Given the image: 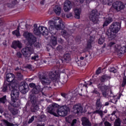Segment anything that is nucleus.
Wrapping results in <instances>:
<instances>
[{
    "mask_svg": "<svg viewBox=\"0 0 126 126\" xmlns=\"http://www.w3.org/2000/svg\"><path fill=\"white\" fill-rule=\"evenodd\" d=\"M49 31L51 34H56V30L60 31L64 29V24L62 19L59 17H54L48 22Z\"/></svg>",
    "mask_w": 126,
    "mask_h": 126,
    "instance_id": "f257e3e1",
    "label": "nucleus"
},
{
    "mask_svg": "<svg viewBox=\"0 0 126 126\" xmlns=\"http://www.w3.org/2000/svg\"><path fill=\"white\" fill-rule=\"evenodd\" d=\"M58 104L54 103L47 108V111L48 113L55 117H65L68 113V108L65 106H62L60 108H58Z\"/></svg>",
    "mask_w": 126,
    "mask_h": 126,
    "instance_id": "f03ea898",
    "label": "nucleus"
},
{
    "mask_svg": "<svg viewBox=\"0 0 126 126\" xmlns=\"http://www.w3.org/2000/svg\"><path fill=\"white\" fill-rule=\"evenodd\" d=\"M58 75L59 72H57L56 70H54L51 71L46 74L40 76L39 77V79L42 85H43L44 87H47L48 85H50L52 80H55L57 79Z\"/></svg>",
    "mask_w": 126,
    "mask_h": 126,
    "instance_id": "7ed1b4c3",
    "label": "nucleus"
},
{
    "mask_svg": "<svg viewBox=\"0 0 126 126\" xmlns=\"http://www.w3.org/2000/svg\"><path fill=\"white\" fill-rule=\"evenodd\" d=\"M122 28V24L120 22H116L113 23L110 26V29L107 32V36L110 40H113L116 38V34L118 33Z\"/></svg>",
    "mask_w": 126,
    "mask_h": 126,
    "instance_id": "20e7f679",
    "label": "nucleus"
},
{
    "mask_svg": "<svg viewBox=\"0 0 126 126\" xmlns=\"http://www.w3.org/2000/svg\"><path fill=\"white\" fill-rule=\"evenodd\" d=\"M12 90L11 93V105L13 107H18L20 104V100L18 99L19 97V92L17 90V87H12Z\"/></svg>",
    "mask_w": 126,
    "mask_h": 126,
    "instance_id": "39448f33",
    "label": "nucleus"
},
{
    "mask_svg": "<svg viewBox=\"0 0 126 126\" xmlns=\"http://www.w3.org/2000/svg\"><path fill=\"white\" fill-rule=\"evenodd\" d=\"M29 87L31 88H33L32 91L30 93V98L31 101H34L36 99L35 94H38L41 91V87L39 85L36 87V85L34 83H30Z\"/></svg>",
    "mask_w": 126,
    "mask_h": 126,
    "instance_id": "423d86ee",
    "label": "nucleus"
},
{
    "mask_svg": "<svg viewBox=\"0 0 126 126\" xmlns=\"http://www.w3.org/2000/svg\"><path fill=\"white\" fill-rule=\"evenodd\" d=\"M34 30L33 33L35 35H43V36H46L49 34V31H48V29L44 27H38L37 26V24L34 25Z\"/></svg>",
    "mask_w": 126,
    "mask_h": 126,
    "instance_id": "0eeeda50",
    "label": "nucleus"
},
{
    "mask_svg": "<svg viewBox=\"0 0 126 126\" xmlns=\"http://www.w3.org/2000/svg\"><path fill=\"white\" fill-rule=\"evenodd\" d=\"M78 89H76L75 91H73L72 93L69 94H61V96L64 98L65 101L66 102H68L69 101H72L73 97H76L78 95V92H77Z\"/></svg>",
    "mask_w": 126,
    "mask_h": 126,
    "instance_id": "6e6552de",
    "label": "nucleus"
},
{
    "mask_svg": "<svg viewBox=\"0 0 126 126\" xmlns=\"http://www.w3.org/2000/svg\"><path fill=\"white\" fill-rule=\"evenodd\" d=\"M89 18L90 20L94 24L99 23V20L98 19V11L96 9L92 11Z\"/></svg>",
    "mask_w": 126,
    "mask_h": 126,
    "instance_id": "1a4fd4ad",
    "label": "nucleus"
},
{
    "mask_svg": "<svg viewBox=\"0 0 126 126\" xmlns=\"http://www.w3.org/2000/svg\"><path fill=\"white\" fill-rule=\"evenodd\" d=\"M21 52L23 56L26 58V57H27L29 54L30 55H32V54L34 53V49H33V48L32 47H27L23 48Z\"/></svg>",
    "mask_w": 126,
    "mask_h": 126,
    "instance_id": "9d476101",
    "label": "nucleus"
},
{
    "mask_svg": "<svg viewBox=\"0 0 126 126\" xmlns=\"http://www.w3.org/2000/svg\"><path fill=\"white\" fill-rule=\"evenodd\" d=\"M98 88L102 92L103 97H107L108 95L107 91L109 89V86H106L104 84H99L98 85Z\"/></svg>",
    "mask_w": 126,
    "mask_h": 126,
    "instance_id": "9b49d317",
    "label": "nucleus"
},
{
    "mask_svg": "<svg viewBox=\"0 0 126 126\" xmlns=\"http://www.w3.org/2000/svg\"><path fill=\"white\" fill-rule=\"evenodd\" d=\"M23 36L27 39V40H29L31 42H35L36 41V37L34 36L32 34V33L28 32H25L23 34Z\"/></svg>",
    "mask_w": 126,
    "mask_h": 126,
    "instance_id": "f8f14e48",
    "label": "nucleus"
},
{
    "mask_svg": "<svg viewBox=\"0 0 126 126\" xmlns=\"http://www.w3.org/2000/svg\"><path fill=\"white\" fill-rule=\"evenodd\" d=\"M112 6L115 9H116V10H117V11H120V10L125 8V5L124 3L122 2L119 1L114 2Z\"/></svg>",
    "mask_w": 126,
    "mask_h": 126,
    "instance_id": "ddd939ff",
    "label": "nucleus"
},
{
    "mask_svg": "<svg viewBox=\"0 0 126 126\" xmlns=\"http://www.w3.org/2000/svg\"><path fill=\"white\" fill-rule=\"evenodd\" d=\"M72 7V5L71 4V2L68 0H66L64 3L63 10L65 12H68L71 8Z\"/></svg>",
    "mask_w": 126,
    "mask_h": 126,
    "instance_id": "4468645a",
    "label": "nucleus"
},
{
    "mask_svg": "<svg viewBox=\"0 0 126 126\" xmlns=\"http://www.w3.org/2000/svg\"><path fill=\"white\" fill-rule=\"evenodd\" d=\"M19 89L22 94H26L29 90V87H28V85L23 84L22 86L19 87Z\"/></svg>",
    "mask_w": 126,
    "mask_h": 126,
    "instance_id": "2eb2a0df",
    "label": "nucleus"
},
{
    "mask_svg": "<svg viewBox=\"0 0 126 126\" xmlns=\"http://www.w3.org/2000/svg\"><path fill=\"white\" fill-rule=\"evenodd\" d=\"M74 12L75 14V17L77 19H79L80 18V14H81V8H75L74 9Z\"/></svg>",
    "mask_w": 126,
    "mask_h": 126,
    "instance_id": "dca6fc26",
    "label": "nucleus"
},
{
    "mask_svg": "<svg viewBox=\"0 0 126 126\" xmlns=\"http://www.w3.org/2000/svg\"><path fill=\"white\" fill-rule=\"evenodd\" d=\"M74 112L75 114L82 112V107L80 104H76L73 106Z\"/></svg>",
    "mask_w": 126,
    "mask_h": 126,
    "instance_id": "f3484780",
    "label": "nucleus"
},
{
    "mask_svg": "<svg viewBox=\"0 0 126 126\" xmlns=\"http://www.w3.org/2000/svg\"><path fill=\"white\" fill-rule=\"evenodd\" d=\"M15 78V77L12 73H8L6 75V80H7L8 82H13Z\"/></svg>",
    "mask_w": 126,
    "mask_h": 126,
    "instance_id": "a211bd4d",
    "label": "nucleus"
},
{
    "mask_svg": "<svg viewBox=\"0 0 126 126\" xmlns=\"http://www.w3.org/2000/svg\"><path fill=\"white\" fill-rule=\"evenodd\" d=\"M53 11H54L57 15H61V13H62V8L59 5H56L53 8Z\"/></svg>",
    "mask_w": 126,
    "mask_h": 126,
    "instance_id": "6ab92c4d",
    "label": "nucleus"
},
{
    "mask_svg": "<svg viewBox=\"0 0 126 126\" xmlns=\"http://www.w3.org/2000/svg\"><path fill=\"white\" fill-rule=\"evenodd\" d=\"M12 48H13L14 49L19 48L21 49V48H22V44L19 41H14L12 43Z\"/></svg>",
    "mask_w": 126,
    "mask_h": 126,
    "instance_id": "aec40b11",
    "label": "nucleus"
},
{
    "mask_svg": "<svg viewBox=\"0 0 126 126\" xmlns=\"http://www.w3.org/2000/svg\"><path fill=\"white\" fill-rule=\"evenodd\" d=\"M82 122L83 126H91V123H90L88 119L86 117L82 118Z\"/></svg>",
    "mask_w": 126,
    "mask_h": 126,
    "instance_id": "412c9836",
    "label": "nucleus"
},
{
    "mask_svg": "<svg viewBox=\"0 0 126 126\" xmlns=\"http://www.w3.org/2000/svg\"><path fill=\"white\" fill-rule=\"evenodd\" d=\"M63 59L66 63H69L71 61V55L70 54L67 53L64 55Z\"/></svg>",
    "mask_w": 126,
    "mask_h": 126,
    "instance_id": "4be33fe9",
    "label": "nucleus"
},
{
    "mask_svg": "<svg viewBox=\"0 0 126 126\" xmlns=\"http://www.w3.org/2000/svg\"><path fill=\"white\" fill-rule=\"evenodd\" d=\"M116 49L118 51H119L120 54L126 53V47L125 46L122 47L121 45H117V47H116Z\"/></svg>",
    "mask_w": 126,
    "mask_h": 126,
    "instance_id": "5701e85b",
    "label": "nucleus"
},
{
    "mask_svg": "<svg viewBox=\"0 0 126 126\" xmlns=\"http://www.w3.org/2000/svg\"><path fill=\"white\" fill-rule=\"evenodd\" d=\"M50 45H51V46H56V45H57V37H56L54 35H52L51 36Z\"/></svg>",
    "mask_w": 126,
    "mask_h": 126,
    "instance_id": "b1692460",
    "label": "nucleus"
},
{
    "mask_svg": "<svg viewBox=\"0 0 126 126\" xmlns=\"http://www.w3.org/2000/svg\"><path fill=\"white\" fill-rule=\"evenodd\" d=\"M112 21H113V19L111 17L106 18L103 25V27H105V26H108V25H109V24H110Z\"/></svg>",
    "mask_w": 126,
    "mask_h": 126,
    "instance_id": "393cba45",
    "label": "nucleus"
},
{
    "mask_svg": "<svg viewBox=\"0 0 126 126\" xmlns=\"http://www.w3.org/2000/svg\"><path fill=\"white\" fill-rule=\"evenodd\" d=\"M101 2L103 4H108V5H111L113 2V0H102Z\"/></svg>",
    "mask_w": 126,
    "mask_h": 126,
    "instance_id": "a878e982",
    "label": "nucleus"
},
{
    "mask_svg": "<svg viewBox=\"0 0 126 126\" xmlns=\"http://www.w3.org/2000/svg\"><path fill=\"white\" fill-rule=\"evenodd\" d=\"M13 35H15L17 37L20 36V33L19 32V27L17 28L16 31L12 32Z\"/></svg>",
    "mask_w": 126,
    "mask_h": 126,
    "instance_id": "bb28decb",
    "label": "nucleus"
},
{
    "mask_svg": "<svg viewBox=\"0 0 126 126\" xmlns=\"http://www.w3.org/2000/svg\"><path fill=\"white\" fill-rule=\"evenodd\" d=\"M7 100L6 99V96L4 95L2 97L0 98V103H2L3 104H4L5 103H6Z\"/></svg>",
    "mask_w": 126,
    "mask_h": 126,
    "instance_id": "cd10ccee",
    "label": "nucleus"
},
{
    "mask_svg": "<svg viewBox=\"0 0 126 126\" xmlns=\"http://www.w3.org/2000/svg\"><path fill=\"white\" fill-rule=\"evenodd\" d=\"M102 108V104L100 102V99H98L96 102V109H101Z\"/></svg>",
    "mask_w": 126,
    "mask_h": 126,
    "instance_id": "c85d7f7f",
    "label": "nucleus"
},
{
    "mask_svg": "<svg viewBox=\"0 0 126 126\" xmlns=\"http://www.w3.org/2000/svg\"><path fill=\"white\" fill-rule=\"evenodd\" d=\"M108 46L110 47H113L115 49L118 47V44H116V43L114 42H110L108 44Z\"/></svg>",
    "mask_w": 126,
    "mask_h": 126,
    "instance_id": "c756f323",
    "label": "nucleus"
},
{
    "mask_svg": "<svg viewBox=\"0 0 126 126\" xmlns=\"http://www.w3.org/2000/svg\"><path fill=\"white\" fill-rule=\"evenodd\" d=\"M114 126H121V120L120 119L116 120L114 123Z\"/></svg>",
    "mask_w": 126,
    "mask_h": 126,
    "instance_id": "7c9ffc66",
    "label": "nucleus"
},
{
    "mask_svg": "<svg viewBox=\"0 0 126 126\" xmlns=\"http://www.w3.org/2000/svg\"><path fill=\"white\" fill-rule=\"evenodd\" d=\"M76 1L78 2L79 1V3H83L84 2V0H76ZM92 0H86V3H90V1H91Z\"/></svg>",
    "mask_w": 126,
    "mask_h": 126,
    "instance_id": "2f4dec72",
    "label": "nucleus"
},
{
    "mask_svg": "<svg viewBox=\"0 0 126 126\" xmlns=\"http://www.w3.org/2000/svg\"><path fill=\"white\" fill-rule=\"evenodd\" d=\"M95 113H96L97 114H98V115H99L101 117V118H103V111H102V110H97L95 111Z\"/></svg>",
    "mask_w": 126,
    "mask_h": 126,
    "instance_id": "473e14b6",
    "label": "nucleus"
},
{
    "mask_svg": "<svg viewBox=\"0 0 126 126\" xmlns=\"http://www.w3.org/2000/svg\"><path fill=\"white\" fill-rule=\"evenodd\" d=\"M32 61H38V60H39V56H38V55L32 56Z\"/></svg>",
    "mask_w": 126,
    "mask_h": 126,
    "instance_id": "72a5a7b5",
    "label": "nucleus"
},
{
    "mask_svg": "<svg viewBox=\"0 0 126 126\" xmlns=\"http://www.w3.org/2000/svg\"><path fill=\"white\" fill-rule=\"evenodd\" d=\"M109 70L111 72H114V73H115V72H117V70L114 67L109 68Z\"/></svg>",
    "mask_w": 126,
    "mask_h": 126,
    "instance_id": "f704fd0d",
    "label": "nucleus"
},
{
    "mask_svg": "<svg viewBox=\"0 0 126 126\" xmlns=\"http://www.w3.org/2000/svg\"><path fill=\"white\" fill-rule=\"evenodd\" d=\"M104 41L105 40L104 39V38H100L98 40V44H99L100 45H102V44L104 43Z\"/></svg>",
    "mask_w": 126,
    "mask_h": 126,
    "instance_id": "c9c22d12",
    "label": "nucleus"
},
{
    "mask_svg": "<svg viewBox=\"0 0 126 126\" xmlns=\"http://www.w3.org/2000/svg\"><path fill=\"white\" fill-rule=\"evenodd\" d=\"M34 119L35 116H32V118L29 120L28 124H31V123H32Z\"/></svg>",
    "mask_w": 126,
    "mask_h": 126,
    "instance_id": "e433bc0d",
    "label": "nucleus"
},
{
    "mask_svg": "<svg viewBox=\"0 0 126 126\" xmlns=\"http://www.w3.org/2000/svg\"><path fill=\"white\" fill-rule=\"evenodd\" d=\"M3 123L4 125H5V126H11L10 123H8V122H7V121H6V120H3Z\"/></svg>",
    "mask_w": 126,
    "mask_h": 126,
    "instance_id": "4c0bfd02",
    "label": "nucleus"
},
{
    "mask_svg": "<svg viewBox=\"0 0 126 126\" xmlns=\"http://www.w3.org/2000/svg\"><path fill=\"white\" fill-rule=\"evenodd\" d=\"M91 84H92V82L88 81L86 83V84L84 85V86H85V87H87V86L91 85Z\"/></svg>",
    "mask_w": 126,
    "mask_h": 126,
    "instance_id": "58836bf2",
    "label": "nucleus"
},
{
    "mask_svg": "<svg viewBox=\"0 0 126 126\" xmlns=\"http://www.w3.org/2000/svg\"><path fill=\"white\" fill-rule=\"evenodd\" d=\"M34 47H36V48H40V46H41V44L39 43V42H36L34 43Z\"/></svg>",
    "mask_w": 126,
    "mask_h": 126,
    "instance_id": "ea45409f",
    "label": "nucleus"
},
{
    "mask_svg": "<svg viewBox=\"0 0 126 126\" xmlns=\"http://www.w3.org/2000/svg\"><path fill=\"white\" fill-rule=\"evenodd\" d=\"M17 75L18 77H19V78H22V77H23L22 74H21V73H20V72H17Z\"/></svg>",
    "mask_w": 126,
    "mask_h": 126,
    "instance_id": "a19ab883",
    "label": "nucleus"
},
{
    "mask_svg": "<svg viewBox=\"0 0 126 126\" xmlns=\"http://www.w3.org/2000/svg\"><path fill=\"white\" fill-rule=\"evenodd\" d=\"M101 73V68H98L96 71V74H100Z\"/></svg>",
    "mask_w": 126,
    "mask_h": 126,
    "instance_id": "79ce46f5",
    "label": "nucleus"
},
{
    "mask_svg": "<svg viewBox=\"0 0 126 126\" xmlns=\"http://www.w3.org/2000/svg\"><path fill=\"white\" fill-rule=\"evenodd\" d=\"M16 55L18 58H21L22 57V54L20 52H17Z\"/></svg>",
    "mask_w": 126,
    "mask_h": 126,
    "instance_id": "37998d69",
    "label": "nucleus"
},
{
    "mask_svg": "<svg viewBox=\"0 0 126 126\" xmlns=\"http://www.w3.org/2000/svg\"><path fill=\"white\" fill-rule=\"evenodd\" d=\"M11 112L12 114V115H13L14 116H15V115H17L18 112L17 111H14V110H11Z\"/></svg>",
    "mask_w": 126,
    "mask_h": 126,
    "instance_id": "c03bdc74",
    "label": "nucleus"
},
{
    "mask_svg": "<svg viewBox=\"0 0 126 126\" xmlns=\"http://www.w3.org/2000/svg\"><path fill=\"white\" fill-rule=\"evenodd\" d=\"M105 126H112V125L110 124V123L108 122H106L104 123Z\"/></svg>",
    "mask_w": 126,
    "mask_h": 126,
    "instance_id": "a18cd8bd",
    "label": "nucleus"
},
{
    "mask_svg": "<svg viewBox=\"0 0 126 126\" xmlns=\"http://www.w3.org/2000/svg\"><path fill=\"white\" fill-rule=\"evenodd\" d=\"M117 113V111H113L112 113V118H111V121H114V119H113V117H114V115H116V113Z\"/></svg>",
    "mask_w": 126,
    "mask_h": 126,
    "instance_id": "49530a36",
    "label": "nucleus"
},
{
    "mask_svg": "<svg viewBox=\"0 0 126 126\" xmlns=\"http://www.w3.org/2000/svg\"><path fill=\"white\" fill-rule=\"evenodd\" d=\"M71 16H72V14L71 13H68L66 15V18H69V17H71Z\"/></svg>",
    "mask_w": 126,
    "mask_h": 126,
    "instance_id": "de8ad7c7",
    "label": "nucleus"
},
{
    "mask_svg": "<svg viewBox=\"0 0 126 126\" xmlns=\"http://www.w3.org/2000/svg\"><path fill=\"white\" fill-rule=\"evenodd\" d=\"M62 35L63 36H65V35H66V31H63V32H62Z\"/></svg>",
    "mask_w": 126,
    "mask_h": 126,
    "instance_id": "09e8293b",
    "label": "nucleus"
},
{
    "mask_svg": "<svg viewBox=\"0 0 126 126\" xmlns=\"http://www.w3.org/2000/svg\"><path fill=\"white\" fill-rule=\"evenodd\" d=\"M7 90V86L3 87V88L2 89V92H5V91H6Z\"/></svg>",
    "mask_w": 126,
    "mask_h": 126,
    "instance_id": "8fccbe9b",
    "label": "nucleus"
},
{
    "mask_svg": "<svg viewBox=\"0 0 126 126\" xmlns=\"http://www.w3.org/2000/svg\"><path fill=\"white\" fill-rule=\"evenodd\" d=\"M5 117H6V118H8V119H11V116L7 114H4Z\"/></svg>",
    "mask_w": 126,
    "mask_h": 126,
    "instance_id": "3c124183",
    "label": "nucleus"
},
{
    "mask_svg": "<svg viewBox=\"0 0 126 126\" xmlns=\"http://www.w3.org/2000/svg\"><path fill=\"white\" fill-rule=\"evenodd\" d=\"M76 124V119H74V120H73L72 123V124H71V126H74V124Z\"/></svg>",
    "mask_w": 126,
    "mask_h": 126,
    "instance_id": "603ef678",
    "label": "nucleus"
},
{
    "mask_svg": "<svg viewBox=\"0 0 126 126\" xmlns=\"http://www.w3.org/2000/svg\"><path fill=\"white\" fill-rule=\"evenodd\" d=\"M62 49H63V47L61 45H59L57 47L58 51H61Z\"/></svg>",
    "mask_w": 126,
    "mask_h": 126,
    "instance_id": "864d4df0",
    "label": "nucleus"
},
{
    "mask_svg": "<svg viewBox=\"0 0 126 126\" xmlns=\"http://www.w3.org/2000/svg\"><path fill=\"white\" fill-rule=\"evenodd\" d=\"M94 92L95 94H97L98 96H100V93H99V92H98V91H97L96 90H94Z\"/></svg>",
    "mask_w": 126,
    "mask_h": 126,
    "instance_id": "5fc2aeb1",
    "label": "nucleus"
},
{
    "mask_svg": "<svg viewBox=\"0 0 126 126\" xmlns=\"http://www.w3.org/2000/svg\"><path fill=\"white\" fill-rule=\"evenodd\" d=\"M88 48L89 49H90V48H91V42H89L88 43Z\"/></svg>",
    "mask_w": 126,
    "mask_h": 126,
    "instance_id": "6e6d98bb",
    "label": "nucleus"
},
{
    "mask_svg": "<svg viewBox=\"0 0 126 126\" xmlns=\"http://www.w3.org/2000/svg\"><path fill=\"white\" fill-rule=\"evenodd\" d=\"M37 126H45L44 124H37Z\"/></svg>",
    "mask_w": 126,
    "mask_h": 126,
    "instance_id": "4d7b16f0",
    "label": "nucleus"
},
{
    "mask_svg": "<svg viewBox=\"0 0 126 126\" xmlns=\"http://www.w3.org/2000/svg\"><path fill=\"white\" fill-rule=\"evenodd\" d=\"M40 3H41V4H44V3H45V0H42L40 1Z\"/></svg>",
    "mask_w": 126,
    "mask_h": 126,
    "instance_id": "13d9d810",
    "label": "nucleus"
},
{
    "mask_svg": "<svg viewBox=\"0 0 126 126\" xmlns=\"http://www.w3.org/2000/svg\"><path fill=\"white\" fill-rule=\"evenodd\" d=\"M34 110H37L38 109H39V107H38V106H35V107H34Z\"/></svg>",
    "mask_w": 126,
    "mask_h": 126,
    "instance_id": "bf43d9fd",
    "label": "nucleus"
},
{
    "mask_svg": "<svg viewBox=\"0 0 126 126\" xmlns=\"http://www.w3.org/2000/svg\"><path fill=\"white\" fill-rule=\"evenodd\" d=\"M1 108V107L0 106V109ZM0 113L1 114H2V113H3V110H2V109H0Z\"/></svg>",
    "mask_w": 126,
    "mask_h": 126,
    "instance_id": "052dcab7",
    "label": "nucleus"
},
{
    "mask_svg": "<svg viewBox=\"0 0 126 126\" xmlns=\"http://www.w3.org/2000/svg\"><path fill=\"white\" fill-rule=\"evenodd\" d=\"M80 59V60H81V61H83V60H84V57H81Z\"/></svg>",
    "mask_w": 126,
    "mask_h": 126,
    "instance_id": "680f3d73",
    "label": "nucleus"
},
{
    "mask_svg": "<svg viewBox=\"0 0 126 126\" xmlns=\"http://www.w3.org/2000/svg\"><path fill=\"white\" fill-rule=\"evenodd\" d=\"M109 105V103L108 102H105V106H108Z\"/></svg>",
    "mask_w": 126,
    "mask_h": 126,
    "instance_id": "e2e57ef3",
    "label": "nucleus"
},
{
    "mask_svg": "<svg viewBox=\"0 0 126 126\" xmlns=\"http://www.w3.org/2000/svg\"><path fill=\"white\" fill-rule=\"evenodd\" d=\"M107 112H108V110H104V113H105V114H107Z\"/></svg>",
    "mask_w": 126,
    "mask_h": 126,
    "instance_id": "0e129e2a",
    "label": "nucleus"
},
{
    "mask_svg": "<svg viewBox=\"0 0 126 126\" xmlns=\"http://www.w3.org/2000/svg\"><path fill=\"white\" fill-rule=\"evenodd\" d=\"M104 79H104V77H102V78L101 79V81H104Z\"/></svg>",
    "mask_w": 126,
    "mask_h": 126,
    "instance_id": "69168bd1",
    "label": "nucleus"
},
{
    "mask_svg": "<svg viewBox=\"0 0 126 126\" xmlns=\"http://www.w3.org/2000/svg\"><path fill=\"white\" fill-rule=\"evenodd\" d=\"M15 70H19V68L17 67Z\"/></svg>",
    "mask_w": 126,
    "mask_h": 126,
    "instance_id": "338daca9",
    "label": "nucleus"
},
{
    "mask_svg": "<svg viewBox=\"0 0 126 126\" xmlns=\"http://www.w3.org/2000/svg\"><path fill=\"white\" fill-rule=\"evenodd\" d=\"M29 67H31V65H29Z\"/></svg>",
    "mask_w": 126,
    "mask_h": 126,
    "instance_id": "774afa93",
    "label": "nucleus"
}]
</instances>
